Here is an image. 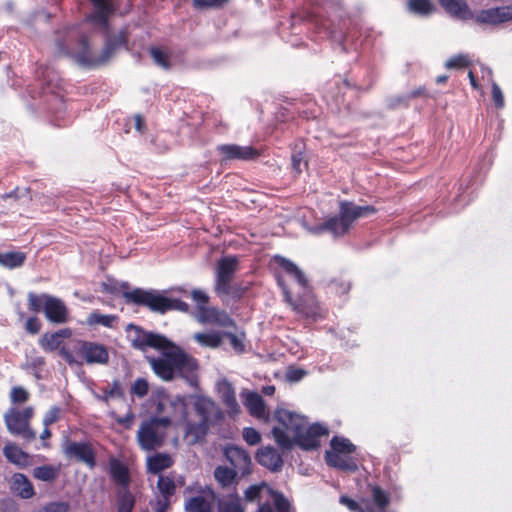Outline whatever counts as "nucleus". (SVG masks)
Instances as JSON below:
<instances>
[{"label": "nucleus", "instance_id": "nucleus-1", "mask_svg": "<svg viewBox=\"0 0 512 512\" xmlns=\"http://www.w3.org/2000/svg\"><path fill=\"white\" fill-rule=\"evenodd\" d=\"M172 410L169 416L152 417L141 424L137 432V440L141 449L145 451L156 450L163 446L168 428L173 422L180 423L186 420L187 404L183 397L177 396L168 401Z\"/></svg>", "mask_w": 512, "mask_h": 512}, {"label": "nucleus", "instance_id": "nucleus-2", "mask_svg": "<svg viewBox=\"0 0 512 512\" xmlns=\"http://www.w3.org/2000/svg\"><path fill=\"white\" fill-rule=\"evenodd\" d=\"M54 55L87 66L91 62L89 39L77 25L62 26L54 32Z\"/></svg>", "mask_w": 512, "mask_h": 512}, {"label": "nucleus", "instance_id": "nucleus-3", "mask_svg": "<svg viewBox=\"0 0 512 512\" xmlns=\"http://www.w3.org/2000/svg\"><path fill=\"white\" fill-rule=\"evenodd\" d=\"M377 209L372 205L358 206L351 201L339 202V214L328 218L320 228L339 237L347 234L357 219L375 214Z\"/></svg>", "mask_w": 512, "mask_h": 512}, {"label": "nucleus", "instance_id": "nucleus-4", "mask_svg": "<svg viewBox=\"0 0 512 512\" xmlns=\"http://www.w3.org/2000/svg\"><path fill=\"white\" fill-rule=\"evenodd\" d=\"M328 434V428L319 423L305 426L295 438H290L289 435L278 426L272 429V435L276 443L284 450H289L294 445L306 451L317 449L320 446L321 437L327 436Z\"/></svg>", "mask_w": 512, "mask_h": 512}, {"label": "nucleus", "instance_id": "nucleus-5", "mask_svg": "<svg viewBox=\"0 0 512 512\" xmlns=\"http://www.w3.org/2000/svg\"><path fill=\"white\" fill-rule=\"evenodd\" d=\"M28 309L33 313L43 312L48 321L64 324L69 320V310L66 304L55 296L43 293H28Z\"/></svg>", "mask_w": 512, "mask_h": 512}, {"label": "nucleus", "instance_id": "nucleus-6", "mask_svg": "<svg viewBox=\"0 0 512 512\" xmlns=\"http://www.w3.org/2000/svg\"><path fill=\"white\" fill-rule=\"evenodd\" d=\"M239 269V259L235 255L221 257L215 267L214 292L217 296L223 297L231 295L234 298H240L244 290L234 289L232 281Z\"/></svg>", "mask_w": 512, "mask_h": 512}, {"label": "nucleus", "instance_id": "nucleus-7", "mask_svg": "<svg viewBox=\"0 0 512 512\" xmlns=\"http://www.w3.org/2000/svg\"><path fill=\"white\" fill-rule=\"evenodd\" d=\"M163 357L168 361L174 376L185 379L188 383L196 382V371L198 362L191 355L187 354L181 347L172 342L166 350H161Z\"/></svg>", "mask_w": 512, "mask_h": 512}, {"label": "nucleus", "instance_id": "nucleus-8", "mask_svg": "<svg viewBox=\"0 0 512 512\" xmlns=\"http://www.w3.org/2000/svg\"><path fill=\"white\" fill-rule=\"evenodd\" d=\"M33 416L34 409L31 406L22 410L10 408L4 415V422L10 434L20 436L25 441L31 442L36 439V433L30 427Z\"/></svg>", "mask_w": 512, "mask_h": 512}, {"label": "nucleus", "instance_id": "nucleus-9", "mask_svg": "<svg viewBox=\"0 0 512 512\" xmlns=\"http://www.w3.org/2000/svg\"><path fill=\"white\" fill-rule=\"evenodd\" d=\"M184 485V477H175V473L168 475H159L156 488L157 495L154 504H152L154 512H168L173 503L177 485Z\"/></svg>", "mask_w": 512, "mask_h": 512}, {"label": "nucleus", "instance_id": "nucleus-10", "mask_svg": "<svg viewBox=\"0 0 512 512\" xmlns=\"http://www.w3.org/2000/svg\"><path fill=\"white\" fill-rule=\"evenodd\" d=\"M124 299L127 303L145 306L153 312L165 314L167 312L168 297L163 296L154 290L135 288L132 291H125Z\"/></svg>", "mask_w": 512, "mask_h": 512}, {"label": "nucleus", "instance_id": "nucleus-11", "mask_svg": "<svg viewBox=\"0 0 512 512\" xmlns=\"http://www.w3.org/2000/svg\"><path fill=\"white\" fill-rule=\"evenodd\" d=\"M134 330V335L131 338V346L140 351H146L147 348H154L156 350H166L172 341L166 336L151 331H146L140 326L130 325Z\"/></svg>", "mask_w": 512, "mask_h": 512}, {"label": "nucleus", "instance_id": "nucleus-12", "mask_svg": "<svg viewBox=\"0 0 512 512\" xmlns=\"http://www.w3.org/2000/svg\"><path fill=\"white\" fill-rule=\"evenodd\" d=\"M129 33L126 29H122L114 35H107L104 47L98 57L91 54V62L87 63L88 67L101 66L109 62V60L121 48H128Z\"/></svg>", "mask_w": 512, "mask_h": 512}, {"label": "nucleus", "instance_id": "nucleus-13", "mask_svg": "<svg viewBox=\"0 0 512 512\" xmlns=\"http://www.w3.org/2000/svg\"><path fill=\"white\" fill-rule=\"evenodd\" d=\"M64 454L77 462L85 464L90 470L95 469L96 451L93 444L89 441L76 442L69 441L64 447Z\"/></svg>", "mask_w": 512, "mask_h": 512}, {"label": "nucleus", "instance_id": "nucleus-14", "mask_svg": "<svg viewBox=\"0 0 512 512\" xmlns=\"http://www.w3.org/2000/svg\"><path fill=\"white\" fill-rule=\"evenodd\" d=\"M287 302L291 305L292 309L304 318L316 319L321 316L320 306L315 296L305 291L303 295L293 299L287 289H284Z\"/></svg>", "mask_w": 512, "mask_h": 512}, {"label": "nucleus", "instance_id": "nucleus-15", "mask_svg": "<svg viewBox=\"0 0 512 512\" xmlns=\"http://www.w3.org/2000/svg\"><path fill=\"white\" fill-rule=\"evenodd\" d=\"M479 26H497L512 20V5L482 9L471 19Z\"/></svg>", "mask_w": 512, "mask_h": 512}, {"label": "nucleus", "instance_id": "nucleus-16", "mask_svg": "<svg viewBox=\"0 0 512 512\" xmlns=\"http://www.w3.org/2000/svg\"><path fill=\"white\" fill-rule=\"evenodd\" d=\"M274 418L281 425L280 428L285 433L287 431L293 434V438L308 425L306 417L284 408H277L274 413Z\"/></svg>", "mask_w": 512, "mask_h": 512}, {"label": "nucleus", "instance_id": "nucleus-17", "mask_svg": "<svg viewBox=\"0 0 512 512\" xmlns=\"http://www.w3.org/2000/svg\"><path fill=\"white\" fill-rule=\"evenodd\" d=\"M217 152L221 155V161L257 159L261 154L252 146H240L237 144H222L217 146Z\"/></svg>", "mask_w": 512, "mask_h": 512}, {"label": "nucleus", "instance_id": "nucleus-18", "mask_svg": "<svg viewBox=\"0 0 512 512\" xmlns=\"http://www.w3.org/2000/svg\"><path fill=\"white\" fill-rule=\"evenodd\" d=\"M224 456L232 465V468L237 470L241 476L251 473V457L243 448L236 445H228L224 449Z\"/></svg>", "mask_w": 512, "mask_h": 512}, {"label": "nucleus", "instance_id": "nucleus-19", "mask_svg": "<svg viewBox=\"0 0 512 512\" xmlns=\"http://www.w3.org/2000/svg\"><path fill=\"white\" fill-rule=\"evenodd\" d=\"M78 353L89 364H106L109 360L107 348L94 342H81Z\"/></svg>", "mask_w": 512, "mask_h": 512}, {"label": "nucleus", "instance_id": "nucleus-20", "mask_svg": "<svg viewBox=\"0 0 512 512\" xmlns=\"http://www.w3.org/2000/svg\"><path fill=\"white\" fill-rule=\"evenodd\" d=\"M94 11L89 15L88 20L104 28L109 26V18L114 14L115 7L110 0H90Z\"/></svg>", "mask_w": 512, "mask_h": 512}, {"label": "nucleus", "instance_id": "nucleus-21", "mask_svg": "<svg viewBox=\"0 0 512 512\" xmlns=\"http://www.w3.org/2000/svg\"><path fill=\"white\" fill-rule=\"evenodd\" d=\"M199 320L203 323L216 324L221 327H231L235 323L233 319L225 312L215 307L198 306Z\"/></svg>", "mask_w": 512, "mask_h": 512}, {"label": "nucleus", "instance_id": "nucleus-22", "mask_svg": "<svg viewBox=\"0 0 512 512\" xmlns=\"http://www.w3.org/2000/svg\"><path fill=\"white\" fill-rule=\"evenodd\" d=\"M257 462L272 472H278L283 467V458L279 451L271 446L262 447L256 454Z\"/></svg>", "mask_w": 512, "mask_h": 512}, {"label": "nucleus", "instance_id": "nucleus-23", "mask_svg": "<svg viewBox=\"0 0 512 512\" xmlns=\"http://www.w3.org/2000/svg\"><path fill=\"white\" fill-rule=\"evenodd\" d=\"M109 475L118 487L129 488L131 482L129 468L116 457L109 458Z\"/></svg>", "mask_w": 512, "mask_h": 512}, {"label": "nucleus", "instance_id": "nucleus-24", "mask_svg": "<svg viewBox=\"0 0 512 512\" xmlns=\"http://www.w3.org/2000/svg\"><path fill=\"white\" fill-rule=\"evenodd\" d=\"M243 403L251 416L264 420L265 422L269 420V413L265 401L257 392H247Z\"/></svg>", "mask_w": 512, "mask_h": 512}, {"label": "nucleus", "instance_id": "nucleus-25", "mask_svg": "<svg viewBox=\"0 0 512 512\" xmlns=\"http://www.w3.org/2000/svg\"><path fill=\"white\" fill-rule=\"evenodd\" d=\"M328 466L341 471L354 473L358 470L357 461L350 454L325 453Z\"/></svg>", "mask_w": 512, "mask_h": 512}, {"label": "nucleus", "instance_id": "nucleus-26", "mask_svg": "<svg viewBox=\"0 0 512 512\" xmlns=\"http://www.w3.org/2000/svg\"><path fill=\"white\" fill-rule=\"evenodd\" d=\"M440 5L450 15L461 19L471 20L474 17V13L469 8L465 0H438Z\"/></svg>", "mask_w": 512, "mask_h": 512}, {"label": "nucleus", "instance_id": "nucleus-27", "mask_svg": "<svg viewBox=\"0 0 512 512\" xmlns=\"http://www.w3.org/2000/svg\"><path fill=\"white\" fill-rule=\"evenodd\" d=\"M174 465V459L168 453H155L147 457V472L153 475H163L162 472Z\"/></svg>", "mask_w": 512, "mask_h": 512}, {"label": "nucleus", "instance_id": "nucleus-28", "mask_svg": "<svg viewBox=\"0 0 512 512\" xmlns=\"http://www.w3.org/2000/svg\"><path fill=\"white\" fill-rule=\"evenodd\" d=\"M207 495L200 494L193 497H190L185 502V511L186 512H213L212 511V500L214 498V493L209 490Z\"/></svg>", "mask_w": 512, "mask_h": 512}, {"label": "nucleus", "instance_id": "nucleus-29", "mask_svg": "<svg viewBox=\"0 0 512 512\" xmlns=\"http://www.w3.org/2000/svg\"><path fill=\"white\" fill-rule=\"evenodd\" d=\"M188 415L186 416V418ZM185 422V437L189 440L190 444H196L200 441H202L208 430H209V423L205 422V420H199L198 422H191L184 420L182 423ZM181 424V422L179 423Z\"/></svg>", "mask_w": 512, "mask_h": 512}, {"label": "nucleus", "instance_id": "nucleus-30", "mask_svg": "<svg viewBox=\"0 0 512 512\" xmlns=\"http://www.w3.org/2000/svg\"><path fill=\"white\" fill-rule=\"evenodd\" d=\"M274 260L277 263V265L281 267L288 275L294 277L297 283L304 290L308 289V280L305 274L299 269V267L294 262L280 255H276L274 257Z\"/></svg>", "mask_w": 512, "mask_h": 512}, {"label": "nucleus", "instance_id": "nucleus-31", "mask_svg": "<svg viewBox=\"0 0 512 512\" xmlns=\"http://www.w3.org/2000/svg\"><path fill=\"white\" fill-rule=\"evenodd\" d=\"M11 490L23 499L32 498L35 494L30 480L22 473H15L10 482Z\"/></svg>", "mask_w": 512, "mask_h": 512}, {"label": "nucleus", "instance_id": "nucleus-32", "mask_svg": "<svg viewBox=\"0 0 512 512\" xmlns=\"http://www.w3.org/2000/svg\"><path fill=\"white\" fill-rule=\"evenodd\" d=\"M153 372L164 381H171L175 378L168 361L163 357H147Z\"/></svg>", "mask_w": 512, "mask_h": 512}, {"label": "nucleus", "instance_id": "nucleus-33", "mask_svg": "<svg viewBox=\"0 0 512 512\" xmlns=\"http://www.w3.org/2000/svg\"><path fill=\"white\" fill-rule=\"evenodd\" d=\"M71 331L62 329L54 333H45L40 340V345L45 351H54L60 347L61 338L69 337Z\"/></svg>", "mask_w": 512, "mask_h": 512}, {"label": "nucleus", "instance_id": "nucleus-34", "mask_svg": "<svg viewBox=\"0 0 512 512\" xmlns=\"http://www.w3.org/2000/svg\"><path fill=\"white\" fill-rule=\"evenodd\" d=\"M27 255L21 251L0 252V265L7 269H16L24 265Z\"/></svg>", "mask_w": 512, "mask_h": 512}, {"label": "nucleus", "instance_id": "nucleus-35", "mask_svg": "<svg viewBox=\"0 0 512 512\" xmlns=\"http://www.w3.org/2000/svg\"><path fill=\"white\" fill-rule=\"evenodd\" d=\"M220 397L230 413H238L239 405L236 399L235 390L231 383L225 382L220 388Z\"/></svg>", "mask_w": 512, "mask_h": 512}, {"label": "nucleus", "instance_id": "nucleus-36", "mask_svg": "<svg viewBox=\"0 0 512 512\" xmlns=\"http://www.w3.org/2000/svg\"><path fill=\"white\" fill-rule=\"evenodd\" d=\"M60 465H42L33 469V477L44 482H54L60 475Z\"/></svg>", "mask_w": 512, "mask_h": 512}, {"label": "nucleus", "instance_id": "nucleus-37", "mask_svg": "<svg viewBox=\"0 0 512 512\" xmlns=\"http://www.w3.org/2000/svg\"><path fill=\"white\" fill-rule=\"evenodd\" d=\"M194 409L200 420H205V422L210 424V419L216 410V405L211 399L200 397L195 401Z\"/></svg>", "mask_w": 512, "mask_h": 512}, {"label": "nucleus", "instance_id": "nucleus-38", "mask_svg": "<svg viewBox=\"0 0 512 512\" xmlns=\"http://www.w3.org/2000/svg\"><path fill=\"white\" fill-rule=\"evenodd\" d=\"M339 502L346 506L351 512H376L370 500L365 498H362L360 501H355L347 495H342Z\"/></svg>", "mask_w": 512, "mask_h": 512}, {"label": "nucleus", "instance_id": "nucleus-39", "mask_svg": "<svg viewBox=\"0 0 512 512\" xmlns=\"http://www.w3.org/2000/svg\"><path fill=\"white\" fill-rule=\"evenodd\" d=\"M149 54L157 66L164 70H170L172 68L171 56L168 51L157 46H152L149 48Z\"/></svg>", "mask_w": 512, "mask_h": 512}, {"label": "nucleus", "instance_id": "nucleus-40", "mask_svg": "<svg viewBox=\"0 0 512 512\" xmlns=\"http://www.w3.org/2000/svg\"><path fill=\"white\" fill-rule=\"evenodd\" d=\"M331 450L326 453L352 454L356 446L347 438L334 436L330 441Z\"/></svg>", "mask_w": 512, "mask_h": 512}, {"label": "nucleus", "instance_id": "nucleus-41", "mask_svg": "<svg viewBox=\"0 0 512 512\" xmlns=\"http://www.w3.org/2000/svg\"><path fill=\"white\" fill-rule=\"evenodd\" d=\"M238 474L239 472L237 470L226 466H218L214 471V477L222 487L232 485Z\"/></svg>", "mask_w": 512, "mask_h": 512}, {"label": "nucleus", "instance_id": "nucleus-42", "mask_svg": "<svg viewBox=\"0 0 512 512\" xmlns=\"http://www.w3.org/2000/svg\"><path fill=\"white\" fill-rule=\"evenodd\" d=\"M117 320L118 317L116 315H105L98 311H93L88 315L86 323L90 326L101 325L112 328Z\"/></svg>", "mask_w": 512, "mask_h": 512}, {"label": "nucleus", "instance_id": "nucleus-43", "mask_svg": "<svg viewBox=\"0 0 512 512\" xmlns=\"http://www.w3.org/2000/svg\"><path fill=\"white\" fill-rule=\"evenodd\" d=\"M3 454L6 459L14 464L24 463L28 455L23 452L16 444L9 443L3 448Z\"/></svg>", "mask_w": 512, "mask_h": 512}, {"label": "nucleus", "instance_id": "nucleus-44", "mask_svg": "<svg viewBox=\"0 0 512 512\" xmlns=\"http://www.w3.org/2000/svg\"><path fill=\"white\" fill-rule=\"evenodd\" d=\"M408 9L418 15H429L434 11L431 0H409Z\"/></svg>", "mask_w": 512, "mask_h": 512}, {"label": "nucleus", "instance_id": "nucleus-45", "mask_svg": "<svg viewBox=\"0 0 512 512\" xmlns=\"http://www.w3.org/2000/svg\"><path fill=\"white\" fill-rule=\"evenodd\" d=\"M135 505V498L129 488L123 489L117 500L118 512H132Z\"/></svg>", "mask_w": 512, "mask_h": 512}, {"label": "nucleus", "instance_id": "nucleus-46", "mask_svg": "<svg viewBox=\"0 0 512 512\" xmlns=\"http://www.w3.org/2000/svg\"><path fill=\"white\" fill-rule=\"evenodd\" d=\"M102 289L104 292L113 295L121 293L124 297V293L125 291H129L130 285L127 282L119 283L114 279H108L106 282L102 283Z\"/></svg>", "mask_w": 512, "mask_h": 512}, {"label": "nucleus", "instance_id": "nucleus-47", "mask_svg": "<svg viewBox=\"0 0 512 512\" xmlns=\"http://www.w3.org/2000/svg\"><path fill=\"white\" fill-rule=\"evenodd\" d=\"M196 340L204 346L217 348L222 343V337L215 332L199 333L195 336Z\"/></svg>", "mask_w": 512, "mask_h": 512}, {"label": "nucleus", "instance_id": "nucleus-48", "mask_svg": "<svg viewBox=\"0 0 512 512\" xmlns=\"http://www.w3.org/2000/svg\"><path fill=\"white\" fill-rule=\"evenodd\" d=\"M48 77H49L48 80L44 79L43 87H42L43 92L51 93V94H55V95L59 96L58 90L60 89V84H59L60 79L52 71L48 72Z\"/></svg>", "mask_w": 512, "mask_h": 512}, {"label": "nucleus", "instance_id": "nucleus-49", "mask_svg": "<svg viewBox=\"0 0 512 512\" xmlns=\"http://www.w3.org/2000/svg\"><path fill=\"white\" fill-rule=\"evenodd\" d=\"M30 393L22 386H14L10 391V401L13 404H22L29 400Z\"/></svg>", "mask_w": 512, "mask_h": 512}, {"label": "nucleus", "instance_id": "nucleus-50", "mask_svg": "<svg viewBox=\"0 0 512 512\" xmlns=\"http://www.w3.org/2000/svg\"><path fill=\"white\" fill-rule=\"evenodd\" d=\"M218 510L219 512H245L238 498L221 501Z\"/></svg>", "mask_w": 512, "mask_h": 512}, {"label": "nucleus", "instance_id": "nucleus-51", "mask_svg": "<svg viewBox=\"0 0 512 512\" xmlns=\"http://www.w3.org/2000/svg\"><path fill=\"white\" fill-rule=\"evenodd\" d=\"M470 65V59L467 55L458 54L451 57L446 63L445 67L448 69H462Z\"/></svg>", "mask_w": 512, "mask_h": 512}, {"label": "nucleus", "instance_id": "nucleus-52", "mask_svg": "<svg viewBox=\"0 0 512 512\" xmlns=\"http://www.w3.org/2000/svg\"><path fill=\"white\" fill-rule=\"evenodd\" d=\"M228 0H192L193 7L198 10L222 8Z\"/></svg>", "mask_w": 512, "mask_h": 512}, {"label": "nucleus", "instance_id": "nucleus-53", "mask_svg": "<svg viewBox=\"0 0 512 512\" xmlns=\"http://www.w3.org/2000/svg\"><path fill=\"white\" fill-rule=\"evenodd\" d=\"M386 105L390 110H395L400 107L407 108L409 106V97H407V95L391 96L387 99Z\"/></svg>", "mask_w": 512, "mask_h": 512}, {"label": "nucleus", "instance_id": "nucleus-54", "mask_svg": "<svg viewBox=\"0 0 512 512\" xmlns=\"http://www.w3.org/2000/svg\"><path fill=\"white\" fill-rule=\"evenodd\" d=\"M148 391L149 385L147 380L144 378H137L131 388V393L140 398L146 396Z\"/></svg>", "mask_w": 512, "mask_h": 512}, {"label": "nucleus", "instance_id": "nucleus-55", "mask_svg": "<svg viewBox=\"0 0 512 512\" xmlns=\"http://www.w3.org/2000/svg\"><path fill=\"white\" fill-rule=\"evenodd\" d=\"M243 439L248 445H257L261 442L260 433L252 427H246L243 429Z\"/></svg>", "mask_w": 512, "mask_h": 512}, {"label": "nucleus", "instance_id": "nucleus-56", "mask_svg": "<svg viewBox=\"0 0 512 512\" xmlns=\"http://www.w3.org/2000/svg\"><path fill=\"white\" fill-rule=\"evenodd\" d=\"M274 505L277 512H290L291 505L282 493L273 492Z\"/></svg>", "mask_w": 512, "mask_h": 512}, {"label": "nucleus", "instance_id": "nucleus-57", "mask_svg": "<svg viewBox=\"0 0 512 512\" xmlns=\"http://www.w3.org/2000/svg\"><path fill=\"white\" fill-rule=\"evenodd\" d=\"M61 409L57 406L51 407L43 418V425L44 426H51L52 424L56 423L61 418Z\"/></svg>", "mask_w": 512, "mask_h": 512}, {"label": "nucleus", "instance_id": "nucleus-58", "mask_svg": "<svg viewBox=\"0 0 512 512\" xmlns=\"http://www.w3.org/2000/svg\"><path fill=\"white\" fill-rule=\"evenodd\" d=\"M492 99L497 109H502L504 107L505 100L503 92L499 85L495 82L492 83Z\"/></svg>", "mask_w": 512, "mask_h": 512}, {"label": "nucleus", "instance_id": "nucleus-59", "mask_svg": "<svg viewBox=\"0 0 512 512\" xmlns=\"http://www.w3.org/2000/svg\"><path fill=\"white\" fill-rule=\"evenodd\" d=\"M69 509L67 502H49L43 507L42 512H69Z\"/></svg>", "mask_w": 512, "mask_h": 512}, {"label": "nucleus", "instance_id": "nucleus-60", "mask_svg": "<svg viewBox=\"0 0 512 512\" xmlns=\"http://www.w3.org/2000/svg\"><path fill=\"white\" fill-rule=\"evenodd\" d=\"M224 336L229 340L230 345L237 353L241 354L244 352L245 346L241 338L231 332H225Z\"/></svg>", "mask_w": 512, "mask_h": 512}, {"label": "nucleus", "instance_id": "nucleus-61", "mask_svg": "<svg viewBox=\"0 0 512 512\" xmlns=\"http://www.w3.org/2000/svg\"><path fill=\"white\" fill-rule=\"evenodd\" d=\"M330 288L338 295L347 294L350 290V283L342 280L334 279L330 282Z\"/></svg>", "mask_w": 512, "mask_h": 512}, {"label": "nucleus", "instance_id": "nucleus-62", "mask_svg": "<svg viewBox=\"0 0 512 512\" xmlns=\"http://www.w3.org/2000/svg\"><path fill=\"white\" fill-rule=\"evenodd\" d=\"M167 312L171 310H177L180 312L187 313L189 311V305L180 299L168 298Z\"/></svg>", "mask_w": 512, "mask_h": 512}, {"label": "nucleus", "instance_id": "nucleus-63", "mask_svg": "<svg viewBox=\"0 0 512 512\" xmlns=\"http://www.w3.org/2000/svg\"><path fill=\"white\" fill-rule=\"evenodd\" d=\"M261 490L262 487L260 485L249 486L244 492L245 499L249 502L259 500L261 498Z\"/></svg>", "mask_w": 512, "mask_h": 512}, {"label": "nucleus", "instance_id": "nucleus-64", "mask_svg": "<svg viewBox=\"0 0 512 512\" xmlns=\"http://www.w3.org/2000/svg\"><path fill=\"white\" fill-rule=\"evenodd\" d=\"M25 329L30 334H37L41 329V323L35 316L29 317L25 323Z\"/></svg>", "mask_w": 512, "mask_h": 512}]
</instances>
